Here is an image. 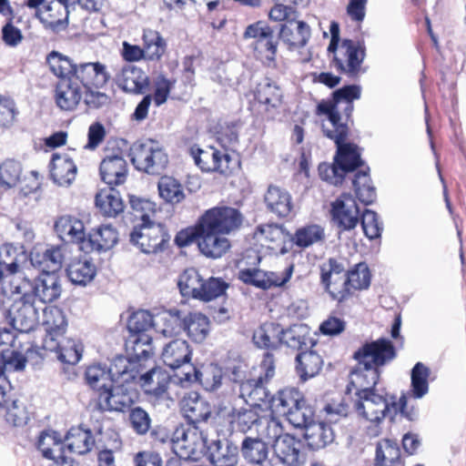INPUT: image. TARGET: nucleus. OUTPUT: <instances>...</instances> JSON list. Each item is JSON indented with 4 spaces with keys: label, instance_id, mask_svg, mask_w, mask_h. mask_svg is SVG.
I'll list each match as a JSON object with an SVG mask.
<instances>
[{
    "label": "nucleus",
    "instance_id": "obj_15",
    "mask_svg": "<svg viewBox=\"0 0 466 466\" xmlns=\"http://www.w3.org/2000/svg\"><path fill=\"white\" fill-rule=\"evenodd\" d=\"M242 220L243 217L237 208L222 206L207 210L198 222L206 225V228L229 234L241 226Z\"/></svg>",
    "mask_w": 466,
    "mask_h": 466
},
{
    "label": "nucleus",
    "instance_id": "obj_64",
    "mask_svg": "<svg viewBox=\"0 0 466 466\" xmlns=\"http://www.w3.org/2000/svg\"><path fill=\"white\" fill-rule=\"evenodd\" d=\"M348 288L350 295L352 290L365 289L370 284V274L365 263L357 264L351 270L347 272Z\"/></svg>",
    "mask_w": 466,
    "mask_h": 466
},
{
    "label": "nucleus",
    "instance_id": "obj_36",
    "mask_svg": "<svg viewBox=\"0 0 466 466\" xmlns=\"http://www.w3.org/2000/svg\"><path fill=\"white\" fill-rule=\"evenodd\" d=\"M304 430V438L312 450L323 449L334 440L331 427L325 422L313 420Z\"/></svg>",
    "mask_w": 466,
    "mask_h": 466
},
{
    "label": "nucleus",
    "instance_id": "obj_34",
    "mask_svg": "<svg viewBox=\"0 0 466 466\" xmlns=\"http://www.w3.org/2000/svg\"><path fill=\"white\" fill-rule=\"evenodd\" d=\"M208 457L213 466H237L238 448L228 441H217L210 445Z\"/></svg>",
    "mask_w": 466,
    "mask_h": 466
},
{
    "label": "nucleus",
    "instance_id": "obj_9",
    "mask_svg": "<svg viewBox=\"0 0 466 466\" xmlns=\"http://www.w3.org/2000/svg\"><path fill=\"white\" fill-rule=\"evenodd\" d=\"M320 280L332 299L343 301L349 298L350 288L345 267L336 258H329L320 265Z\"/></svg>",
    "mask_w": 466,
    "mask_h": 466
},
{
    "label": "nucleus",
    "instance_id": "obj_62",
    "mask_svg": "<svg viewBox=\"0 0 466 466\" xmlns=\"http://www.w3.org/2000/svg\"><path fill=\"white\" fill-rule=\"evenodd\" d=\"M47 63L51 71L60 79L67 78L76 75L77 65H75L71 59L57 52H52L47 57Z\"/></svg>",
    "mask_w": 466,
    "mask_h": 466
},
{
    "label": "nucleus",
    "instance_id": "obj_13",
    "mask_svg": "<svg viewBox=\"0 0 466 466\" xmlns=\"http://www.w3.org/2000/svg\"><path fill=\"white\" fill-rule=\"evenodd\" d=\"M331 52L334 53V66L338 70L350 76L360 74L365 49L359 42L345 39Z\"/></svg>",
    "mask_w": 466,
    "mask_h": 466
},
{
    "label": "nucleus",
    "instance_id": "obj_32",
    "mask_svg": "<svg viewBox=\"0 0 466 466\" xmlns=\"http://www.w3.org/2000/svg\"><path fill=\"white\" fill-rule=\"evenodd\" d=\"M135 360L124 356L116 357L108 370H110L111 377L114 379L115 384L128 383L137 379L139 375V361L134 355Z\"/></svg>",
    "mask_w": 466,
    "mask_h": 466
},
{
    "label": "nucleus",
    "instance_id": "obj_37",
    "mask_svg": "<svg viewBox=\"0 0 466 466\" xmlns=\"http://www.w3.org/2000/svg\"><path fill=\"white\" fill-rule=\"evenodd\" d=\"M37 446L43 456L54 461L56 464H59L62 460L66 458L64 442L56 431L43 432L39 437Z\"/></svg>",
    "mask_w": 466,
    "mask_h": 466
},
{
    "label": "nucleus",
    "instance_id": "obj_39",
    "mask_svg": "<svg viewBox=\"0 0 466 466\" xmlns=\"http://www.w3.org/2000/svg\"><path fill=\"white\" fill-rule=\"evenodd\" d=\"M154 329L165 338L179 335L183 330V318L178 310L162 312L155 316Z\"/></svg>",
    "mask_w": 466,
    "mask_h": 466
},
{
    "label": "nucleus",
    "instance_id": "obj_7",
    "mask_svg": "<svg viewBox=\"0 0 466 466\" xmlns=\"http://www.w3.org/2000/svg\"><path fill=\"white\" fill-rule=\"evenodd\" d=\"M19 297L14 299L7 310V319L12 327L20 332H29L39 323V311L43 306L39 305L32 294L21 292Z\"/></svg>",
    "mask_w": 466,
    "mask_h": 466
},
{
    "label": "nucleus",
    "instance_id": "obj_54",
    "mask_svg": "<svg viewBox=\"0 0 466 466\" xmlns=\"http://www.w3.org/2000/svg\"><path fill=\"white\" fill-rule=\"evenodd\" d=\"M56 342L57 348L48 350L56 352L59 360L68 364H76L80 360L83 347L78 341L61 335V337H57Z\"/></svg>",
    "mask_w": 466,
    "mask_h": 466
},
{
    "label": "nucleus",
    "instance_id": "obj_53",
    "mask_svg": "<svg viewBox=\"0 0 466 466\" xmlns=\"http://www.w3.org/2000/svg\"><path fill=\"white\" fill-rule=\"evenodd\" d=\"M376 466H399L400 451L396 441L384 439L379 441L376 448Z\"/></svg>",
    "mask_w": 466,
    "mask_h": 466
},
{
    "label": "nucleus",
    "instance_id": "obj_40",
    "mask_svg": "<svg viewBox=\"0 0 466 466\" xmlns=\"http://www.w3.org/2000/svg\"><path fill=\"white\" fill-rule=\"evenodd\" d=\"M25 259L24 252L19 251L11 244H4L0 247V266L7 272L10 277L9 282L14 277L23 276L19 268L21 261ZM5 292H9V285L5 286Z\"/></svg>",
    "mask_w": 466,
    "mask_h": 466
},
{
    "label": "nucleus",
    "instance_id": "obj_22",
    "mask_svg": "<svg viewBox=\"0 0 466 466\" xmlns=\"http://www.w3.org/2000/svg\"><path fill=\"white\" fill-rule=\"evenodd\" d=\"M356 368L350 374V384L348 391L351 392L355 389V395L360 396L374 390L380 371L370 365H365L362 361H357Z\"/></svg>",
    "mask_w": 466,
    "mask_h": 466
},
{
    "label": "nucleus",
    "instance_id": "obj_23",
    "mask_svg": "<svg viewBox=\"0 0 466 466\" xmlns=\"http://www.w3.org/2000/svg\"><path fill=\"white\" fill-rule=\"evenodd\" d=\"M55 230L65 242L80 244V249H86L84 223L72 216H62L55 223Z\"/></svg>",
    "mask_w": 466,
    "mask_h": 466
},
{
    "label": "nucleus",
    "instance_id": "obj_59",
    "mask_svg": "<svg viewBox=\"0 0 466 466\" xmlns=\"http://www.w3.org/2000/svg\"><path fill=\"white\" fill-rule=\"evenodd\" d=\"M203 284V279L196 268H187L178 279V287L183 296L197 299Z\"/></svg>",
    "mask_w": 466,
    "mask_h": 466
},
{
    "label": "nucleus",
    "instance_id": "obj_33",
    "mask_svg": "<svg viewBox=\"0 0 466 466\" xmlns=\"http://www.w3.org/2000/svg\"><path fill=\"white\" fill-rule=\"evenodd\" d=\"M310 37V28L303 21L294 19L289 24L282 25L279 32V38L290 49L299 48L306 46Z\"/></svg>",
    "mask_w": 466,
    "mask_h": 466
},
{
    "label": "nucleus",
    "instance_id": "obj_4",
    "mask_svg": "<svg viewBox=\"0 0 466 466\" xmlns=\"http://www.w3.org/2000/svg\"><path fill=\"white\" fill-rule=\"evenodd\" d=\"M171 448L180 459L198 461L206 451L207 438L196 425H180L172 434Z\"/></svg>",
    "mask_w": 466,
    "mask_h": 466
},
{
    "label": "nucleus",
    "instance_id": "obj_52",
    "mask_svg": "<svg viewBox=\"0 0 466 466\" xmlns=\"http://www.w3.org/2000/svg\"><path fill=\"white\" fill-rule=\"evenodd\" d=\"M254 238L261 246L274 249L283 243L285 232L281 227L275 224L259 225L254 232Z\"/></svg>",
    "mask_w": 466,
    "mask_h": 466
},
{
    "label": "nucleus",
    "instance_id": "obj_10",
    "mask_svg": "<svg viewBox=\"0 0 466 466\" xmlns=\"http://www.w3.org/2000/svg\"><path fill=\"white\" fill-rule=\"evenodd\" d=\"M155 317L147 310H138L133 313L127 322L131 333L137 334L134 340L133 351L138 360H147L153 355L152 338L145 334L154 329Z\"/></svg>",
    "mask_w": 466,
    "mask_h": 466
},
{
    "label": "nucleus",
    "instance_id": "obj_21",
    "mask_svg": "<svg viewBox=\"0 0 466 466\" xmlns=\"http://www.w3.org/2000/svg\"><path fill=\"white\" fill-rule=\"evenodd\" d=\"M85 87L74 76L60 79L56 85V102L63 110H74L82 101Z\"/></svg>",
    "mask_w": 466,
    "mask_h": 466
},
{
    "label": "nucleus",
    "instance_id": "obj_31",
    "mask_svg": "<svg viewBox=\"0 0 466 466\" xmlns=\"http://www.w3.org/2000/svg\"><path fill=\"white\" fill-rule=\"evenodd\" d=\"M50 167L51 178L56 185L67 187L75 180L77 168L67 155L54 154Z\"/></svg>",
    "mask_w": 466,
    "mask_h": 466
},
{
    "label": "nucleus",
    "instance_id": "obj_25",
    "mask_svg": "<svg viewBox=\"0 0 466 466\" xmlns=\"http://www.w3.org/2000/svg\"><path fill=\"white\" fill-rule=\"evenodd\" d=\"M192 350L189 344L185 339H173L167 343L161 354L163 362L169 368L176 370L184 367L185 371H188V366L191 360Z\"/></svg>",
    "mask_w": 466,
    "mask_h": 466
},
{
    "label": "nucleus",
    "instance_id": "obj_26",
    "mask_svg": "<svg viewBox=\"0 0 466 466\" xmlns=\"http://www.w3.org/2000/svg\"><path fill=\"white\" fill-rule=\"evenodd\" d=\"M85 88H101L110 78L106 66L100 62H89L78 65L73 75Z\"/></svg>",
    "mask_w": 466,
    "mask_h": 466
},
{
    "label": "nucleus",
    "instance_id": "obj_48",
    "mask_svg": "<svg viewBox=\"0 0 466 466\" xmlns=\"http://www.w3.org/2000/svg\"><path fill=\"white\" fill-rule=\"evenodd\" d=\"M256 432L258 438L272 446L286 434L280 420L272 415L261 416Z\"/></svg>",
    "mask_w": 466,
    "mask_h": 466
},
{
    "label": "nucleus",
    "instance_id": "obj_24",
    "mask_svg": "<svg viewBox=\"0 0 466 466\" xmlns=\"http://www.w3.org/2000/svg\"><path fill=\"white\" fill-rule=\"evenodd\" d=\"M430 370L421 362L415 364L411 370V390L408 394H403L399 400L400 412L410 417L407 411L408 400L410 397L421 399L429 391L428 378Z\"/></svg>",
    "mask_w": 466,
    "mask_h": 466
},
{
    "label": "nucleus",
    "instance_id": "obj_63",
    "mask_svg": "<svg viewBox=\"0 0 466 466\" xmlns=\"http://www.w3.org/2000/svg\"><path fill=\"white\" fill-rule=\"evenodd\" d=\"M289 422L295 428H306L314 420V410L307 403L304 397L286 416Z\"/></svg>",
    "mask_w": 466,
    "mask_h": 466
},
{
    "label": "nucleus",
    "instance_id": "obj_12",
    "mask_svg": "<svg viewBox=\"0 0 466 466\" xmlns=\"http://www.w3.org/2000/svg\"><path fill=\"white\" fill-rule=\"evenodd\" d=\"M357 397L355 408L358 413L371 422H380L387 416L391 417L392 410L394 413L400 411L399 402H392L390 406L387 399L375 390Z\"/></svg>",
    "mask_w": 466,
    "mask_h": 466
},
{
    "label": "nucleus",
    "instance_id": "obj_2",
    "mask_svg": "<svg viewBox=\"0 0 466 466\" xmlns=\"http://www.w3.org/2000/svg\"><path fill=\"white\" fill-rule=\"evenodd\" d=\"M25 292L32 294L34 299L41 306L50 303L59 298L61 285L56 274L43 273L41 277L31 282L24 276L14 277L9 281V293L20 294Z\"/></svg>",
    "mask_w": 466,
    "mask_h": 466
},
{
    "label": "nucleus",
    "instance_id": "obj_57",
    "mask_svg": "<svg viewBox=\"0 0 466 466\" xmlns=\"http://www.w3.org/2000/svg\"><path fill=\"white\" fill-rule=\"evenodd\" d=\"M230 417L231 422L236 424L237 428L242 432H247L252 428L256 430L261 418L255 407L250 405L245 408L233 409Z\"/></svg>",
    "mask_w": 466,
    "mask_h": 466
},
{
    "label": "nucleus",
    "instance_id": "obj_11",
    "mask_svg": "<svg viewBox=\"0 0 466 466\" xmlns=\"http://www.w3.org/2000/svg\"><path fill=\"white\" fill-rule=\"evenodd\" d=\"M189 153L195 164L205 172L217 171L228 175L237 165V161L232 159L228 153L218 150L213 147L200 148L198 146H193L190 147Z\"/></svg>",
    "mask_w": 466,
    "mask_h": 466
},
{
    "label": "nucleus",
    "instance_id": "obj_1",
    "mask_svg": "<svg viewBox=\"0 0 466 466\" xmlns=\"http://www.w3.org/2000/svg\"><path fill=\"white\" fill-rule=\"evenodd\" d=\"M360 86H346L337 89L331 99L322 100L317 106L316 113L320 117L323 135L337 146L334 165H320L319 170L323 179L334 185L340 184L347 172L361 165L359 148L353 144L344 143L349 135L353 101L360 99Z\"/></svg>",
    "mask_w": 466,
    "mask_h": 466
},
{
    "label": "nucleus",
    "instance_id": "obj_20",
    "mask_svg": "<svg viewBox=\"0 0 466 466\" xmlns=\"http://www.w3.org/2000/svg\"><path fill=\"white\" fill-rule=\"evenodd\" d=\"M331 206L333 220L339 228L350 230L358 225L360 209L350 194H342Z\"/></svg>",
    "mask_w": 466,
    "mask_h": 466
},
{
    "label": "nucleus",
    "instance_id": "obj_14",
    "mask_svg": "<svg viewBox=\"0 0 466 466\" xmlns=\"http://www.w3.org/2000/svg\"><path fill=\"white\" fill-rule=\"evenodd\" d=\"M396 357V350L392 342L387 339L367 342L354 353L357 361H362L380 370Z\"/></svg>",
    "mask_w": 466,
    "mask_h": 466
},
{
    "label": "nucleus",
    "instance_id": "obj_46",
    "mask_svg": "<svg viewBox=\"0 0 466 466\" xmlns=\"http://www.w3.org/2000/svg\"><path fill=\"white\" fill-rule=\"evenodd\" d=\"M282 328L273 322L259 326L253 334L254 343L259 348L276 349L281 344Z\"/></svg>",
    "mask_w": 466,
    "mask_h": 466
},
{
    "label": "nucleus",
    "instance_id": "obj_38",
    "mask_svg": "<svg viewBox=\"0 0 466 466\" xmlns=\"http://www.w3.org/2000/svg\"><path fill=\"white\" fill-rule=\"evenodd\" d=\"M66 274L72 283L86 286L94 279L96 268L86 258H74L66 268Z\"/></svg>",
    "mask_w": 466,
    "mask_h": 466
},
{
    "label": "nucleus",
    "instance_id": "obj_58",
    "mask_svg": "<svg viewBox=\"0 0 466 466\" xmlns=\"http://www.w3.org/2000/svg\"><path fill=\"white\" fill-rule=\"evenodd\" d=\"M145 58L148 60L159 59L166 49V42L157 31L147 29L143 33Z\"/></svg>",
    "mask_w": 466,
    "mask_h": 466
},
{
    "label": "nucleus",
    "instance_id": "obj_61",
    "mask_svg": "<svg viewBox=\"0 0 466 466\" xmlns=\"http://www.w3.org/2000/svg\"><path fill=\"white\" fill-rule=\"evenodd\" d=\"M357 198L365 205L371 204L376 198L375 187L371 185L368 171H359L352 181Z\"/></svg>",
    "mask_w": 466,
    "mask_h": 466
},
{
    "label": "nucleus",
    "instance_id": "obj_44",
    "mask_svg": "<svg viewBox=\"0 0 466 466\" xmlns=\"http://www.w3.org/2000/svg\"><path fill=\"white\" fill-rule=\"evenodd\" d=\"M96 205L104 216L114 218L124 210V203L119 192L109 187L101 189L96 196Z\"/></svg>",
    "mask_w": 466,
    "mask_h": 466
},
{
    "label": "nucleus",
    "instance_id": "obj_42",
    "mask_svg": "<svg viewBox=\"0 0 466 466\" xmlns=\"http://www.w3.org/2000/svg\"><path fill=\"white\" fill-rule=\"evenodd\" d=\"M255 97L259 104L264 106V110L269 112L281 104L282 92L275 82L266 78L258 84Z\"/></svg>",
    "mask_w": 466,
    "mask_h": 466
},
{
    "label": "nucleus",
    "instance_id": "obj_50",
    "mask_svg": "<svg viewBox=\"0 0 466 466\" xmlns=\"http://www.w3.org/2000/svg\"><path fill=\"white\" fill-rule=\"evenodd\" d=\"M297 371L301 380L316 376L321 370L323 360L321 357L314 350L302 351L296 357Z\"/></svg>",
    "mask_w": 466,
    "mask_h": 466
},
{
    "label": "nucleus",
    "instance_id": "obj_16",
    "mask_svg": "<svg viewBox=\"0 0 466 466\" xmlns=\"http://www.w3.org/2000/svg\"><path fill=\"white\" fill-rule=\"evenodd\" d=\"M294 266L289 265L281 272L265 271L259 268H244L239 270L238 278L246 284L268 289L285 285L292 276Z\"/></svg>",
    "mask_w": 466,
    "mask_h": 466
},
{
    "label": "nucleus",
    "instance_id": "obj_28",
    "mask_svg": "<svg viewBox=\"0 0 466 466\" xmlns=\"http://www.w3.org/2000/svg\"><path fill=\"white\" fill-rule=\"evenodd\" d=\"M127 163L121 155L106 156L100 164L101 178L109 186L122 185L127 177Z\"/></svg>",
    "mask_w": 466,
    "mask_h": 466
},
{
    "label": "nucleus",
    "instance_id": "obj_30",
    "mask_svg": "<svg viewBox=\"0 0 466 466\" xmlns=\"http://www.w3.org/2000/svg\"><path fill=\"white\" fill-rule=\"evenodd\" d=\"M272 447L276 457L287 466H299L303 462L302 444L290 434L286 433Z\"/></svg>",
    "mask_w": 466,
    "mask_h": 466
},
{
    "label": "nucleus",
    "instance_id": "obj_8",
    "mask_svg": "<svg viewBox=\"0 0 466 466\" xmlns=\"http://www.w3.org/2000/svg\"><path fill=\"white\" fill-rule=\"evenodd\" d=\"M170 239L164 227L156 223L140 224L130 233V242L145 254L163 251Z\"/></svg>",
    "mask_w": 466,
    "mask_h": 466
},
{
    "label": "nucleus",
    "instance_id": "obj_17",
    "mask_svg": "<svg viewBox=\"0 0 466 466\" xmlns=\"http://www.w3.org/2000/svg\"><path fill=\"white\" fill-rule=\"evenodd\" d=\"M198 248L207 258H221L230 248L229 240L224 233L211 228H206L203 223L198 222Z\"/></svg>",
    "mask_w": 466,
    "mask_h": 466
},
{
    "label": "nucleus",
    "instance_id": "obj_5",
    "mask_svg": "<svg viewBox=\"0 0 466 466\" xmlns=\"http://www.w3.org/2000/svg\"><path fill=\"white\" fill-rule=\"evenodd\" d=\"M130 157L137 170L149 175L160 174L168 163L167 153L152 139L134 143L130 147Z\"/></svg>",
    "mask_w": 466,
    "mask_h": 466
},
{
    "label": "nucleus",
    "instance_id": "obj_43",
    "mask_svg": "<svg viewBox=\"0 0 466 466\" xmlns=\"http://www.w3.org/2000/svg\"><path fill=\"white\" fill-rule=\"evenodd\" d=\"M240 452L248 463L261 465L268 455V444L258 437L247 436L241 442Z\"/></svg>",
    "mask_w": 466,
    "mask_h": 466
},
{
    "label": "nucleus",
    "instance_id": "obj_6",
    "mask_svg": "<svg viewBox=\"0 0 466 466\" xmlns=\"http://www.w3.org/2000/svg\"><path fill=\"white\" fill-rule=\"evenodd\" d=\"M261 368L264 370L263 376L259 375L258 379H249L237 385L239 398L254 407H259L260 402L270 401L272 398L266 386L267 382L275 375V363L271 354H265Z\"/></svg>",
    "mask_w": 466,
    "mask_h": 466
},
{
    "label": "nucleus",
    "instance_id": "obj_47",
    "mask_svg": "<svg viewBox=\"0 0 466 466\" xmlns=\"http://www.w3.org/2000/svg\"><path fill=\"white\" fill-rule=\"evenodd\" d=\"M302 398L303 394L299 390L286 388L270 399V407L273 411L286 417L290 410L299 405Z\"/></svg>",
    "mask_w": 466,
    "mask_h": 466
},
{
    "label": "nucleus",
    "instance_id": "obj_29",
    "mask_svg": "<svg viewBox=\"0 0 466 466\" xmlns=\"http://www.w3.org/2000/svg\"><path fill=\"white\" fill-rule=\"evenodd\" d=\"M264 202L268 211L278 218H287L293 210L292 198L286 189L270 185L265 195Z\"/></svg>",
    "mask_w": 466,
    "mask_h": 466
},
{
    "label": "nucleus",
    "instance_id": "obj_27",
    "mask_svg": "<svg viewBox=\"0 0 466 466\" xmlns=\"http://www.w3.org/2000/svg\"><path fill=\"white\" fill-rule=\"evenodd\" d=\"M117 86L125 92L143 94L148 87L149 81L145 72L133 65H126L116 76Z\"/></svg>",
    "mask_w": 466,
    "mask_h": 466
},
{
    "label": "nucleus",
    "instance_id": "obj_55",
    "mask_svg": "<svg viewBox=\"0 0 466 466\" xmlns=\"http://www.w3.org/2000/svg\"><path fill=\"white\" fill-rule=\"evenodd\" d=\"M63 259L62 250L59 248L46 249L42 255L41 259L38 254H32L31 256L32 265L38 267L43 273L48 274H55V272L60 269Z\"/></svg>",
    "mask_w": 466,
    "mask_h": 466
},
{
    "label": "nucleus",
    "instance_id": "obj_19",
    "mask_svg": "<svg viewBox=\"0 0 466 466\" xmlns=\"http://www.w3.org/2000/svg\"><path fill=\"white\" fill-rule=\"evenodd\" d=\"M135 393L124 388V384H113L111 389L101 391L97 397V408L106 411H125L133 405Z\"/></svg>",
    "mask_w": 466,
    "mask_h": 466
},
{
    "label": "nucleus",
    "instance_id": "obj_41",
    "mask_svg": "<svg viewBox=\"0 0 466 466\" xmlns=\"http://www.w3.org/2000/svg\"><path fill=\"white\" fill-rule=\"evenodd\" d=\"M183 329L192 340L200 343L209 334L210 320L200 312H191L183 318Z\"/></svg>",
    "mask_w": 466,
    "mask_h": 466
},
{
    "label": "nucleus",
    "instance_id": "obj_56",
    "mask_svg": "<svg viewBox=\"0 0 466 466\" xmlns=\"http://www.w3.org/2000/svg\"><path fill=\"white\" fill-rule=\"evenodd\" d=\"M325 239V231L319 225H308L299 228L294 236L292 241L294 244L301 248H309L314 244L320 243Z\"/></svg>",
    "mask_w": 466,
    "mask_h": 466
},
{
    "label": "nucleus",
    "instance_id": "obj_49",
    "mask_svg": "<svg viewBox=\"0 0 466 466\" xmlns=\"http://www.w3.org/2000/svg\"><path fill=\"white\" fill-rule=\"evenodd\" d=\"M65 441L67 450L77 454L88 452L95 444L91 431L82 428H72L67 432Z\"/></svg>",
    "mask_w": 466,
    "mask_h": 466
},
{
    "label": "nucleus",
    "instance_id": "obj_35",
    "mask_svg": "<svg viewBox=\"0 0 466 466\" xmlns=\"http://www.w3.org/2000/svg\"><path fill=\"white\" fill-rule=\"evenodd\" d=\"M181 410L184 416L187 419V425H196L198 422L205 421L211 413L208 403L198 397L197 393L185 397L181 402Z\"/></svg>",
    "mask_w": 466,
    "mask_h": 466
},
{
    "label": "nucleus",
    "instance_id": "obj_18",
    "mask_svg": "<svg viewBox=\"0 0 466 466\" xmlns=\"http://www.w3.org/2000/svg\"><path fill=\"white\" fill-rule=\"evenodd\" d=\"M43 320L46 335L43 341L45 350H55L58 344L57 337L64 334L67 326L66 316L62 309L55 306H43Z\"/></svg>",
    "mask_w": 466,
    "mask_h": 466
},
{
    "label": "nucleus",
    "instance_id": "obj_45",
    "mask_svg": "<svg viewBox=\"0 0 466 466\" xmlns=\"http://www.w3.org/2000/svg\"><path fill=\"white\" fill-rule=\"evenodd\" d=\"M85 377L87 385L97 391L98 394L101 391L108 390L113 384H115L114 379L111 377L110 370L106 365H90L86 370Z\"/></svg>",
    "mask_w": 466,
    "mask_h": 466
},
{
    "label": "nucleus",
    "instance_id": "obj_60",
    "mask_svg": "<svg viewBox=\"0 0 466 466\" xmlns=\"http://www.w3.org/2000/svg\"><path fill=\"white\" fill-rule=\"evenodd\" d=\"M160 197L167 202L177 204L185 198L182 185L172 177H162L158 182Z\"/></svg>",
    "mask_w": 466,
    "mask_h": 466
},
{
    "label": "nucleus",
    "instance_id": "obj_51",
    "mask_svg": "<svg viewBox=\"0 0 466 466\" xmlns=\"http://www.w3.org/2000/svg\"><path fill=\"white\" fill-rule=\"evenodd\" d=\"M118 239L116 230L110 225H102L86 239V247L97 251L108 250L113 248Z\"/></svg>",
    "mask_w": 466,
    "mask_h": 466
},
{
    "label": "nucleus",
    "instance_id": "obj_3",
    "mask_svg": "<svg viewBox=\"0 0 466 466\" xmlns=\"http://www.w3.org/2000/svg\"><path fill=\"white\" fill-rule=\"evenodd\" d=\"M188 371L175 374L171 377L161 368H153L148 372L140 376L141 386L145 392L156 397L163 396L170 383L180 384L187 387L190 383L199 381L202 383V373L194 366H188Z\"/></svg>",
    "mask_w": 466,
    "mask_h": 466
}]
</instances>
